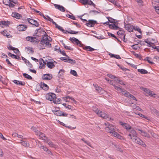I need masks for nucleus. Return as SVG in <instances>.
Returning a JSON list of instances; mask_svg holds the SVG:
<instances>
[{
    "mask_svg": "<svg viewBox=\"0 0 159 159\" xmlns=\"http://www.w3.org/2000/svg\"><path fill=\"white\" fill-rule=\"evenodd\" d=\"M70 73L74 76L76 77L78 76L77 73L75 70H71L70 71Z\"/></svg>",
    "mask_w": 159,
    "mask_h": 159,
    "instance_id": "38",
    "label": "nucleus"
},
{
    "mask_svg": "<svg viewBox=\"0 0 159 159\" xmlns=\"http://www.w3.org/2000/svg\"><path fill=\"white\" fill-rule=\"evenodd\" d=\"M151 58L150 57H146L144 59V61H147L148 62L151 64H153L154 63L152 62V61L150 60Z\"/></svg>",
    "mask_w": 159,
    "mask_h": 159,
    "instance_id": "35",
    "label": "nucleus"
},
{
    "mask_svg": "<svg viewBox=\"0 0 159 159\" xmlns=\"http://www.w3.org/2000/svg\"><path fill=\"white\" fill-rule=\"evenodd\" d=\"M99 13L100 12L98 11H96L95 10H91L89 12V14L91 16H94Z\"/></svg>",
    "mask_w": 159,
    "mask_h": 159,
    "instance_id": "30",
    "label": "nucleus"
},
{
    "mask_svg": "<svg viewBox=\"0 0 159 159\" xmlns=\"http://www.w3.org/2000/svg\"><path fill=\"white\" fill-rule=\"evenodd\" d=\"M30 39H31V42L34 43V44H37L40 40L35 37H32Z\"/></svg>",
    "mask_w": 159,
    "mask_h": 159,
    "instance_id": "27",
    "label": "nucleus"
},
{
    "mask_svg": "<svg viewBox=\"0 0 159 159\" xmlns=\"http://www.w3.org/2000/svg\"><path fill=\"white\" fill-rule=\"evenodd\" d=\"M87 4H88L89 5H92L94 7H95L96 6V5L95 4H94L93 2L91 0L89 1L88 0V1L87 2Z\"/></svg>",
    "mask_w": 159,
    "mask_h": 159,
    "instance_id": "44",
    "label": "nucleus"
},
{
    "mask_svg": "<svg viewBox=\"0 0 159 159\" xmlns=\"http://www.w3.org/2000/svg\"><path fill=\"white\" fill-rule=\"evenodd\" d=\"M7 48L9 50L14 51L16 49L15 48L13 47L10 44H9L8 46H7Z\"/></svg>",
    "mask_w": 159,
    "mask_h": 159,
    "instance_id": "52",
    "label": "nucleus"
},
{
    "mask_svg": "<svg viewBox=\"0 0 159 159\" xmlns=\"http://www.w3.org/2000/svg\"><path fill=\"white\" fill-rule=\"evenodd\" d=\"M130 133L128 135L130 137L131 140L132 139L135 138V137H137L138 135L136 131L133 128H131V129H130L128 131Z\"/></svg>",
    "mask_w": 159,
    "mask_h": 159,
    "instance_id": "3",
    "label": "nucleus"
},
{
    "mask_svg": "<svg viewBox=\"0 0 159 159\" xmlns=\"http://www.w3.org/2000/svg\"><path fill=\"white\" fill-rule=\"evenodd\" d=\"M66 99L69 98V99H70L71 100L73 101L75 103H76L77 102L75 100V99L72 97L68 96L66 97Z\"/></svg>",
    "mask_w": 159,
    "mask_h": 159,
    "instance_id": "56",
    "label": "nucleus"
},
{
    "mask_svg": "<svg viewBox=\"0 0 159 159\" xmlns=\"http://www.w3.org/2000/svg\"><path fill=\"white\" fill-rule=\"evenodd\" d=\"M125 27L126 30H128L129 32H133V30L134 26L130 25H125Z\"/></svg>",
    "mask_w": 159,
    "mask_h": 159,
    "instance_id": "25",
    "label": "nucleus"
},
{
    "mask_svg": "<svg viewBox=\"0 0 159 159\" xmlns=\"http://www.w3.org/2000/svg\"><path fill=\"white\" fill-rule=\"evenodd\" d=\"M81 140L82 141H83L84 142V143H86L87 145H88L89 146H91L90 143L87 140H85L84 138L82 139Z\"/></svg>",
    "mask_w": 159,
    "mask_h": 159,
    "instance_id": "55",
    "label": "nucleus"
},
{
    "mask_svg": "<svg viewBox=\"0 0 159 159\" xmlns=\"http://www.w3.org/2000/svg\"><path fill=\"white\" fill-rule=\"evenodd\" d=\"M141 135L143 136H144L148 138H150V136L149 135V134L145 131L143 132V133L141 134Z\"/></svg>",
    "mask_w": 159,
    "mask_h": 159,
    "instance_id": "47",
    "label": "nucleus"
},
{
    "mask_svg": "<svg viewBox=\"0 0 159 159\" xmlns=\"http://www.w3.org/2000/svg\"><path fill=\"white\" fill-rule=\"evenodd\" d=\"M42 32H43V35H42V37H43L44 38H46V37H48V35L44 30V31H42Z\"/></svg>",
    "mask_w": 159,
    "mask_h": 159,
    "instance_id": "53",
    "label": "nucleus"
},
{
    "mask_svg": "<svg viewBox=\"0 0 159 159\" xmlns=\"http://www.w3.org/2000/svg\"><path fill=\"white\" fill-rule=\"evenodd\" d=\"M80 2L82 3L83 5H86L88 0H79Z\"/></svg>",
    "mask_w": 159,
    "mask_h": 159,
    "instance_id": "45",
    "label": "nucleus"
},
{
    "mask_svg": "<svg viewBox=\"0 0 159 159\" xmlns=\"http://www.w3.org/2000/svg\"><path fill=\"white\" fill-rule=\"evenodd\" d=\"M147 93L151 97H153L154 95H156L155 94L153 91H151L150 90H149V91Z\"/></svg>",
    "mask_w": 159,
    "mask_h": 159,
    "instance_id": "48",
    "label": "nucleus"
},
{
    "mask_svg": "<svg viewBox=\"0 0 159 159\" xmlns=\"http://www.w3.org/2000/svg\"><path fill=\"white\" fill-rule=\"evenodd\" d=\"M115 25H116L115 24H111L109 25V27L110 29L114 30Z\"/></svg>",
    "mask_w": 159,
    "mask_h": 159,
    "instance_id": "60",
    "label": "nucleus"
},
{
    "mask_svg": "<svg viewBox=\"0 0 159 159\" xmlns=\"http://www.w3.org/2000/svg\"><path fill=\"white\" fill-rule=\"evenodd\" d=\"M134 142L142 146L145 148L146 145L145 143L139 138L138 137H135V138L132 139V140Z\"/></svg>",
    "mask_w": 159,
    "mask_h": 159,
    "instance_id": "2",
    "label": "nucleus"
},
{
    "mask_svg": "<svg viewBox=\"0 0 159 159\" xmlns=\"http://www.w3.org/2000/svg\"><path fill=\"white\" fill-rule=\"evenodd\" d=\"M20 143L22 145L26 147H29V144L28 143H27L26 142L22 141Z\"/></svg>",
    "mask_w": 159,
    "mask_h": 159,
    "instance_id": "37",
    "label": "nucleus"
},
{
    "mask_svg": "<svg viewBox=\"0 0 159 159\" xmlns=\"http://www.w3.org/2000/svg\"><path fill=\"white\" fill-rule=\"evenodd\" d=\"M42 31H44L43 29H41V28H40L36 29L33 35L36 37H42L43 33V32H42Z\"/></svg>",
    "mask_w": 159,
    "mask_h": 159,
    "instance_id": "8",
    "label": "nucleus"
},
{
    "mask_svg": "<svg viewBox=\"0 0 159 159\" xmlns=\"http://www.w3.org/2000/svg\"><path fill=\"white\" fill-rule=\"evenodd\" d=\"M65 72V71L64 70H60L58 75V77L60 78L63 79V75Z\"/></svg>",
    "mask_w": 159,
    "mask_h": 159,
    "instance_id": "22",
    "label": "nucleus"
},
{
    "mask_svg": "<svg viewBox=\"0 0 159 159\" xmlns=\"http://www.w3.org/2000/svg\"><path fill=\"white\" fill-rule=\"evenodd\" d=\"M111 84H112L113 86L114 87V88L115 89L118 91H121V88H120V87H118V86H116L115 84H113L112 83Z\"/></svg>",
    "mask_w": 159,
    "mask_h": 159,
    "instance_id": "49",
    "label": "nucleus"
},
{
    "mask_svg": "<svg viewBox=\"0 0 159 159\" xmlns=\"http://www.w3.org/2000/svg\"><path fill=\"white\" fill-rule=\"evenodd\" d=\"M11 16L13 17L18 19H20L22 17V15L20 14L15 12H12Z\"/></svg>",
    "mask_w": 159,
    "mask_h": 159,
    "instance_id": "16",
    "label": "nucleus"
},
{
    "mask_svg": "<svg viewBox=\"0 0 159 159\" xmlns=\"http://www.w3.org/2000/svg\"><path fill=\"white\" fill-rule=\"evenodd\" d=\"M54 5L56 8L62 12H64L65 11V8L62 6L57 4H54Z\"/></svg>",
    "mask_w": 159,
    "mask_h": 159,
    "instance_id": "14",
    "label": "nucleus"
},
{
    "mask_svg": "<svg viewBox=\"0 0 159 159\" xmlns=\"http://www.w3.org/2000/svg\"><path fill=\"white\" fill-rule=\"evenodd\" d=\"M56 28H57L59 30L61 31L63 33L65 34H66V32H64V31H65V30H64L61 26L58 25L57 27Z\"/></svg>",
    "mask_w": 159,
    "mask_h": 159,
    "instance_id": "46",
    "label": "nucleus"
},
{
    "mask_svg": "<svg viewBox=\"0 0 159 159\" xmlns=\"http://www.w3.org/2000/svg\"><path fill=\"white\" fill-rule=\"evenodd\" d=\"M50 61H47L46 65L47 67L50 69H52L55 67V65L53 64V62L52 61V60H50Z\"/></svg>",
    "mask_w": 159,
    "mask_h": 159,
    "instance_id": "20",
    "label": "nucleus"
},
{
    "mask_svg": "<svg viewBox=\"0 0 159 159\" xmlns=\"http://www.w3.org/2000/svg\"><path fill=\"white\" fill-rule=\"evenodd\" d=\"M27 20L29 23L31 25H34L36 27H38L39 25V23L38 21L32 19L28 18Z\"/></svg>",
    "mask_w": 159,
    "mask_h": 159,
    "instance_id": "11",
    "label": "nucleus"
},
{
    "mask_svg": "<svg viewBox=\"0 0 159 159\" xmlns=\"http://www.w3.org/2000/svg\"><path fill=\"white\" fill-rule=\"evenodd\" d=\"M66 31L68 33L70 34H77L78 33V31H75L73 30H70L69 31H68L67 30H66Z\"/></svg>",
    "mask_w": 159,
    "mask_h": 159,
    "instance_id": "34",
    "label": "nucleus"
},
{
    "mask_svg": "<svg viewBox=\"0 0 159 159\" xmlns=\"http://www.w3.org/2000/svg\"><path fill=\"white\" fill-rule=\"evenodd\" d=\"M52 78V75L50 74H44L42 76V79L45 80H50Z\"/></svg>",
    "mask_w": 159,
    "mask_h": 159,
    "instance_id": "13",
    "label": "nucleus"
},
{
    "mask_svg": "<svg viewBox=\"0 0 159 159\" xmlns=\"http://www.w3.org/2000/svg\"><path fill=\"white\" fill-rule=\"evenodd\" d=\"M52 41V38L50 36L46 37L44 38L43 37H42L41 39L40 40L41 45H39L38 47L40 50L44 49L45 47L50 48L52 47L51 44L49 43Z\"/></svg>",
    "mask_w": 159,
    "mask_h": 159,
    "instance_id": "1",
    "label": "nucleus"
},
{
    "mask_svg": "<svg viewBox=\"0 0 159 159\" xmlns=\"http://www.w3.org/2000/svg\"><path fill=\"white\" fill-rule=\"evenodd\" d=\"M125 32L123 30H120L117 32V34L119 35H122L124 34Z\"/></svg>",
    "mask_w": 159,
    "mask_h": 159,
    "instance_id": "43",
    "label": "nucleus"
},
{
    "mask_svg": "<svg viewBox=\"0 0 159 159\" xmlns=\"http://www.w3.org/2000/svg\"><path fill=\"white\" fill-rule=\"evenodd\" d=\"M109 2H111L113 4L115 5L116 6V7H120V4L117 2H116L115 0H107Z\"/></svg>",
    "mask_w": 159,
    "mask_h": 159,
    "instance_id": "29",
    "label": "nucleus"
},
{
    "mask_svg": "<svg viewBox=\"0 0 159 159\" xmlns=\"http://www.w3.org/2000/svg\"><path fill=\"white\" fill-rule=\"evenodd\" d=\"M95 111V112L97 114H98L100 116L104 119H107L109 117L108 115L107 114L98 110V109H96Z\"/></svg>",
    "mask_w": 159,
    "mask_h": 159,
    "instance_id": "5",
    "label": "nucleus"
},
{
    "mask_svg": "<svg viewBox=\"0 0 159 159\" xmlns=\"http://www.w3.org/2000/svg\"><path fill=\"white\" fill-rule=\"evenodd\" d=\"M64 107H66V108H68L69 109H71V107H72L71 106V105H67V104H66L65 103H64L62 104Z\"/></svg>",
    "mask_w": 159,
    "mask_h": 159,
    "instance_id": "51",
    "label": "nucleus"
},
{
    "mask_svg": "<svg viewBox=\"0 0 159 159\" xmlns=\"http://www.w3.org/2000/svg\"><path fill=\"white\" fill-rule=\"evenodd\" d=\"M23 75L24 77L28 80H32L33 79V78L30 75L27 74L25 73H23Z\"/></svg>",
    "mask_w": 159,
    "mask_h": 159,
    "instance_id": "32",
    "label": "nucleus"
},
{
    "mask_svg": "<svg viewBox=\"0 0 159 159\" xmlns=\"http://www.w3.org/2000/svg\"><path fill=\"white\" fill-rule=\"evenodd\" d=\"M154 8L155 9L156 12L158 14H159V7L158 6H155Z\"/></svg>",
    "mask_w": 159,
    "mask_h": 159,
    "instance_id": "64",
    "label": "nucleus"
},
{
    "mask_svg": "<svg viewBox=\"0 0 159 159\" xmlns=\"http://www.w3.org/2000/svg\"><path fill=\"white\" fill-rule=\"evenodd\" d=\"M39 137L40 139L43 140L45 142L47 141L48 139V138L45 136V135L42 132L39 135Z\"/></svg>",
    "mask_w": 159,
    "mask_h": 159,
    "instance_id": "19",
    "label": "nucleus"
},
{
    "mask_svg": "<svg viewBox=\"0 0 159 159\" xmlns=\"http://www.w3.org/2000/svg\"><path fill=\"white\" fill-rule=\"evenodd\" d=\"M61 99L60 98H58L56 100V99H54L53 100V102L55 104H59L60 103V102L61 101Z\"/></svg>",
    "mask_w": 159,
    "mask_h": 159,
    "instance_id": "39",
    "label": "nucleus"
},
{
    "mask_svg": "<svg viewBox=\"0 0 159 159\" xmlns=\"http://www.w3.org/2000/svg\"><path fill=\"white\" fill-rule=\"evenodd\" d=\"M107 34L109 36H111L112 37L117 39L116 37L114 34L109 32H107Z\"/></svg>",
    "mask_w": 159,
    "mask_h": 159,
    "instance_id": "62",
    "label": "nucleus"
},
{
    "mask_svg": "<svg viewBox=\"0 0 159 159\" xmlns=\"http://www.w3.org/2000/svg\"><path fill=\"white\" fill-rule=\"evenodd\" d=\"M10 21H5V20H1L0 21V25H4L6 26H8L9 25L7 24H10ZM1 27L3 28V26H1Z\"/></svg>",
    "mask_w": 159,
    "mask_h": 159,
    "instance_id": "21",
    "label": "nucleus"
},
{
    "mask_svg": "<svg viewBox=\"0 0 159 159\" xmlns=\"http://www.w3.org/2000/svg\"><path fill=\"white\" fill-rule=\"evenodd\" d=\"M69 40L70 41H71L72 43L73 42V41L75 42L76 44L78 46H79L80 47H82L83 48V47L84 45V44L81 43V41H80L78 39L75 38H70L69 39Z\"/></svg>",
    "mask_w": 159,
    "mask_h": 159,
    "instance_id": "7",
    "label": "nucleus"
},
{
    "mask_svg": "<svg viewBox=\"0 0 159 159\" xmlns=\"http://www.w3.org/2000/svg\"><path fill=\"white\" fill-rule=\"evenodd\" d=\"M66 16L67 17L71 19L72 20H76L75 17L73 15V14H72V15L67 14L66 15Z\"/></svg>",
    "mask_w": 159,
    "mask_h": 159,
    "instance_id": "40",
    "label": "nucleus"
},
{
    "mask_svg": "<svg viewBox=\"0 0 159 159\" xmlns=\"http://www.w3.org/2000/svg\"><path fill=\"white\" fill-rule=\"evenodd\" d=\"M83 48L84 49L86 50L87 51L92 52L95 50V49L91 47L90 46H85L84 45L83 47Z\"/></svg>",
    "mask_w": 159,
    "mask_h": 159,
    "instance_id": "24",
    "label": "nucleus"
},
{
    "mask_svg": "<svg viewBox=\"0 0 159 159\" xmlns=\"http://www.w3.org/2000/svg\"><path fill=\"white\" fill-rule=\"evenodd\" d=\"M52 112L57 116H67L68 115V114L66 113H64L61 111L58 110H52Z\"/></svg>",
    "mask_w": 159,
    "mask_h": 159,
    "instance_id": "6",
    "label": "nucleus"
},
{
    "mask_svg": "<svg viewBox=\"0 0 159 159\" xmlns=\"http://www.w3.org/2000/svg\"><path fill=\"white\" fill-rule=\"evenodd\" d=\"M93 85L98 93H101L103 91L101 87L98 86L97 84H93Z\"/></svg>",
    "mask_w": 159,
    "mask_h": 159,
    "instance_id": "17",
    "label": "nucleus"
},
{
    "mask_svg": "<svg viewBox=\"0 0 159 159\" xmlns=\"http://www.w3.org/2000/svg\"><path fill=\"white\" fill-rule=\"evenodd\" d=\"M46 99L50 101H53L56 98V95L53 93H49L46 94Z\"/></svg>",
    "mask_w": 159,
    "mask_h": 159,
    "instance_id": "4",
    "label": "nucleus"
},
{
    "mask_svg": "<svg viewBox=\"0 0 159 159\" xmlns=\"http://www.w3.org/2000/svg\"><path fill=\"white\" fill-rule=\"evenodd\" d=\"M69 58V57H66V58L64 57H60V59L61 60L64 61H65V62H67V60L68 59V58Z\"/></svg>",
    "mask_w": 159,
    "mask_h": 159,
    "instance_id": "58",
    "label": "nucleus"
},
{
    "mask_svg": "<svg viewBox=\"0 0 159 159\" xmlns=\"http://www.w3.org/2000/svg\"><path fill=\"white\" fill-rule=\"evenodd\" d=\"M107 18L108 19V20L109 21V22H110L111 23H113L114 22V21L116 20L113 19L112 18L110 17H108Z\"/></svg>",
    "mask_w": 159,
    "mask_h": 159,
    "instance_id": "41",
    "label": "nucleus"
},
{
    "mask_svg": "<svg viewBox=\"0 0 159 159\" xmlns=\"http://www.w3.org/2000/svg\"><path fill=\"white\" fill-rule=\"evenodd\" d=\"M6 5L9 6L10 7H14L15 6V5L11 3V2H9V4H6Z\"/></svg>",
    "mask_w": 159,
    "mask_h": 159,
    "instance_id": "54",
    "label": "nucleus"
},
{
    "mask_svg": "<svg viewBox=\"0 0 159 159\" xmlns=\"http://www.w3.org/2000/svg\"><path fill=\"white\" fill-rule=\"evenodd\" d=\"M64 52L65 51H62L61 50H59V52L63 55L67 57H69L66 55V53Z\"/></svg>",
    "mask_w": 159,
    "mask_h": 159,
    "instance_id": "50",
    "label": "nucleus"
},
{
    "mask_svg": "<svg viewBox=\"0 0 159 159\" xmlns=\"http://www.w3.org/2000/svg\"><path fill=\"white\" fill-rule=\"evenodd\" d=\"M88 22L86 24V25L87 26L90 27H93L95 24H98L96 21L93 20H89Z\"/></svg>",
    "mask_w": 159,
    "mask_h": 159,
    "instance_id": "12",
    "label": "nucleus"
},
{
    "mask_svg": "<svg viewBox=\"0 0 159 159\" xmlns=\"http://www.w3.org/2000/svg\"><path fill=\"white\" fill-rule=\"evenodd\" d=\"M25 49H27V51L29 54L31 53L33 54L34 53V50L32 48L27 47H25Z\"/></svg>",
    "mask_w": 159,
    "mask_h": 159,
    "instance_id": "28",
    "label": "nucleus"
},
{
    "mask_svg": "<svg viewBox=\"0 0 159 159\" xmlns=\"http://www.w3.org/2000/svg\"><path fill=\"white\" fill-rule=\"evenodd\" d=\"M138 115H139L142 118H144L146 119H147L148 120H149V119H148V118L145 115H144L142 114L139 113V114H138Z\"/></svg>",
    "mask_w": 159,
    "mask_h": 159,
    "instance_id": "59",
    "label": "nucleus"
},
{
    "mask_svg": "<svg viewBox=\"0 0 159 159\" xmlns=\"http://www.w3.org/2000/svg\"><path fill=\"white\" fill-rule=\"evenodd\" d=\"M67 61L71 64H75L76 62V61L75 60L70 59L69 58H68Z\"/></svg>",
    "mask_w": 159,
    "mask_h": 159,
    "instance_id": "42",
    "label": "nucleus"
},
{
    "mask_svg": "<svg viewBox=\"0 0 159 159\" xmlns=\"http://www.w3.org/2000/svg\"><path fill=\"white\" fill-rule=\"evenodd\" d=\"M138 71L141 74H146L148 73V71L147 70L143 69H138Z\"/></svg>",
    "mask_w": 159,
    "mask_h": 159,
    "instance_id": "31",
    "label": "nucleus"
},
{
    "mask_svg": "<svg viewBox=\"0 0 159 159\" xmlns=\"http://www.w3.org/2000/svg\"><path fill=\"white\" fill-rule=\"evenodd\" d=\"M21 58L22 60L24 61L25 62V63H28V66L30 68H32L33 67V65H32L30 63V61L27 60L24 57H21Z\"/></svg>",
    "mask_w": 159,
    "mask_h": 159,
    "instance_id": "26",
    "label": "nucleus"
},
{
    "mask_svg": "<svg viewBox=\"0 0 159 159\" xmlns=\"http://www.w3.org/2000/svg\"><path fill=\"white\" fill-rule=\"evenodd\" d=\"M40 86L41 89L44 90H47L49 89V87L48 85L42 82H41L40 84Z\"/></svg>",
    "mask_w": 159,
    "mask_h": 159,
    "instance_id": "15",
    "label": "nucleus"
},
{
    "mask_svg": "<svg viewBox=\"0 0 159 159\" xmlns=\"http://www.w3.org/2000/svg\"><path fill=\"white\" fill-rule=\"evenodd\" d=\"M128 97H130L132 99L134 100H135L136 101H137V100L136 98L134 95H132L131 94H129L128 95Z\"/></svg>",
    "mask_w": 159,
    "mask_h": 159,
    "instance_id": "57",
    "label": "nucleus"
},
{
    "mask_svg": "<svg viewBox=\"0 0 159 159\" xmlns=\"http://www.w3.org/2000/svg\"><path fill=\"white\" fill-rule=\"evenodd\" d=\"M64 48L66 49L70 50L71 51H73L74 50L73 48L68 47L66 45L64 47Z\"/></svg>",
    "mask_w": 159,
    "mask_h": 159,
    "instance_id": "61",
    "label": "nucleus"
},
{
    "mask_svg": "<svg viewBox=\"0 0 159 159\" xmlns=\"http://www.w3.org/2000/svg\"><path fill=\"white\" fill-rule=\"evenodd\" d=\"M133 29L135 30L138 31L140 33H142V31L141 29L138 26H134Z\"/></svg>",
    "mask_w": 159,
    "mask_h": 159,
    "instance_id": "36",
    "label": "nucleus"
},
{
    "mask_svg": "<svg viewBox=\"0 0 159 159\" xmlns=\"http://www.w3.org/2000/svg\"><path fill=\"white\" fill-rule=\"evenodd\" d=\"M119 124L122 126L125 129H126L128 131L130 129H131V126L130 125L127 124L126 123H124L122 122V121H120L119 122Z\"/></svg>",
    "mask_w": 159,
    "mask_h": 159,
    "instance_id": "9",
    "label": "nucleus"
},
{
    "mask_svg": "<svg viewBox=\"0 0 159 159\" xmlns=\"http://www.w3.org/2000/svg\"><path fill=\"white\" fill-rule=\"evenodd\" d=\"M106 125L107 127L105 128V129L108 133H111L112 131L115 130V127L112 125L108 124L107 125V124Z\"/></svg>",
    "mask_w": 159,
    "mask_h": 159,
    "instance_id": "10",
    "label": "nucleus"
},
{
    "mask_svg": "<svg viewBox=\"0 0 159 159\" xmlns=\"http://www.w3.org/2000/svg\"><path fill=\"white\" fill-rule=\"evenodd\" d=\"M49 140H48V139L47 141H46V142H47L48 143V144L49 145V146L53 148H55L56 146V145L54 144L53 143H52V141H49Z\"/></svg>",
    "mask_w": 159,
    "mask_h": 159,
    "instance_id": "33",
    "label": "nucleus"
},
{
    "mask_svg": "<svg viewBox=\"0 0 159 159\" xmlns=\"http://www.w3.org/2000/svg\"><path fill=\"white\" fill-rule=\"evenodd\" d=\"M13 82H14V83L17 85L24 86L25 84V82L21 81L16 80H14L13 81Z\"/></svg>",
    "mask_w": 159,
    "mask_h": 159,
    "instance_id": "23",
    "label": "nucleus"
},
{
    "mask_svg": "<svg viewBox=\"0 0 159 159\" xmlns=\"http://www.w3.org/2000/svg\"><path fill=\"white\" fill-rule=\"evenodd\" d=\"M41 89V88L40 86V85H37L36 87V88H35V90L37 91H39Z\"/></svg>",
    "mask_w": 159,
    "mask_h": 159,
    "instance_id": "63",
    "label": "nucleus"
},
{
    "mask_svg": "<svg viewBox=\"0 0 159 159\" xmlns=\"http://www.w3.org/2000/svg\"><path fill=\"white\" fill-rule=\"evenodd\" d=\"M27 28L26 25H20L18 27L17 29L20 31H25Z\"/></svg>",
    "mask_w": 159,
    "mask_h": 159,
    "instance_id": "18",
    "label": "nucleus"
}]
</instances>
